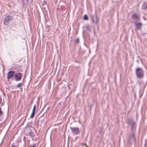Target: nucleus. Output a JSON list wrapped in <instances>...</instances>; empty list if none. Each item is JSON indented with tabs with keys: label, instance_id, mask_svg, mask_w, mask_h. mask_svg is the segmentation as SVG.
<instances>
[{
	"label": "nucleus",
	"instance_id": "aec40b11",
	"mask_svg": "<svg viewBox=\"0 0 147 147\" xmlns=\"http://www.w3.org/2000/svg\"><path fill=\"white\" fill-rule=\"evenodd\" d=\"M86 28H87V29L88 30H90V27H89V26H86Z\"/></svg>",
	"mask_w": 147,
	"mask_h": 147
},
{
	"label": "nucleus",
	"instance_id": "6ab92c4d",
	"mask_svg": "<svg viewBox=\"0 0 147 147\" xmlns=\"http://www.w3.org/2000/svg\"><path fill=\"white\" fill-rule=\"evenodd\" d=\"M32 147H36V144H32Z\"/></svg>",
	"mask_w": 147,
	"mask_h": 147
},
{
	"label": "nucleus",
	"instance_id": "9d476101",
	"mask_svg": "<svg viewBox=\"0 0 147 147\" xmlns=\"http://www.w3.org/2000/svg\"><path fill=\"white\" fill-rule=\"evenodd\" d=\"M142 8L144 9L147 8V2H145L142 5Z\"/></svg>",
	"mask_w": 147,
	"mask_h": 147
},
{
	"label": "nucleus",
	"instance_id": "4be33fe9",
	"mask_svg": "<svg viewBox=\"0 0 147 147\" xmlns=\"http://www.w3.org/2000/svg\"><path fill=\"white\" fill-rule=\"evenodd\" d=\"M43 4H46L47 3H46V1H43Z\"/></svg>",
	"mask_w": 147,
	"mask_h": 147
},
{
	"label": "nucleus",
	"instance_id": "f3484780",
	"mask_svg": "<svg viewBox=\"0 0 147 147\" xmlns=\"http://www.w3.org/2000/svg\"><path fill=\"white\" fill-rule=\"evenodd\" d=\"M79 39L78 38H77L76 40V42L77 43H79Z\"/></svg>",
	"mask_w": 147,
	"mask_h": 147
},
{
	"label": "nucleus",
	"instance_id": "423d86ee",
	"mask_svg": "<svg viewBox=\"0 0 147 147\" xmlns=\"http://www.w3.org/2000/svg\"><path fill=\"white\" fill-rule=\"evenodd\" d=\"M14 78L16 81H20L22 78V74L20 73L16 74L14 76Z\"/></svg>",
	"mask_w": 147,
	"mask_h": 147
},
{
	"label": "nucleus",
	"instance_id": "412c9836",
	"mask_svg": "<svg viewBox=\"0 0 147 147\" xmlns=\"http://www.w3.org/2000/svg\"><path fill=\"white\" fill-rule=\"evenodd\" d=\"M11 147H17V146H15L13 145V144H12L11 146Z\"/></svg>",
	"mask_w": 147,
	"mask_h": 147
},
{
	"label": "nucleus",
	"instance_id": "5701e85b",
	"mask_svg": "<svg viewBox=\"0 0 147 147\" xmlns=\"http://www.w3.org/2000/svg\"><path fill=\"white\" fill-rule=\"evenodd\" d=\"M27 2H28L29 0H26Z\"/></svg>",
	"mask_w": 147,
	"mask_h": 147
},
{
	"label": "nucleus",
	"instance_id": "7ed1b4c3",
	"mask_svg": "<svg viewBox=\"0 0 147 147\" xmlns=\"http://www.w3.org/2000/svg\"><path fill=\"white\" fill-rule=\"evenodd\" d=\"M70 128L72 133L74 135H77L80 134V131L78 128L70 127Z\"/></svg>",
	"mask_w": 147,
	"mask_h": 147
},
{
	"label": "nucleus",
	"instance_id": "2eb2a0df",
	"mask_svg": "<svg viewBox=\"0 0 147 147\" xmlns=\"http://www.w3.org/2000/svg\"><path fill=\"white\" fill-rule=\"evenodd\" d=\"M3 114V112L1 110V108H0V117Z\"/></svg>",
	"mask_w": 147,
	"mask_h": 147
},
{
	"label": "nucleus",
	"instance_id": "20e7f679",
	"mask_svg": "<svg viewBox=\"0 0 147 147\" xmlns=\"http://www.w3.org/2000/svg\"><path fill=\"white\" fill-rule=\"evenodd\" d=\"M12 19L13 18L12 17L9 16H6L4 20L3 24H4L6 25L8 24L10 21L12 20Z\"/></svg>",
	"mask_w": 147,
	"mask_h": 147
},
{
	"label": "nucleus",
	"instance_id": "1a4fd4ad",
	"mask_svg": "<svg viewBox=\"0 0 147 147\" xmlns=\"http://www.w3.org/2000/svg\"><path fill=\"white\" fill-rule=\"evenodd\" d=\"M93 22L95 24L98 23L97 17L96 14L92 17Z\"/></svg>",
	"mask_w": 147,
	"mask_h": 147
},
{
	"label": "nucleus",
	"instance_id": "f257e3e1",
	"mask_svg": "<svg viewBox=\"0 0 147 147\" xmlns=\"http://www.w3.org/2000/svg\"><path fill=\"white\" fill-rule=\"evenodd\" d=\"M128 125L130 124L131 130L133 131H135L136 129V122L133 121L132 119H129L127 122Z\"/></svg>",
	"mask_w": 147,
	"mask_h": 147
},
{
	"label": "nucleus",
	"instance_id": "0eeeda50",
	"mask_svg": "<svg viewBox=\"0 0 147 147\" xmlns=\"http://www.w3.org/2000/svg\"><path fill=\"white\" fill-rule=\"evenodd\" d=\"M15 74V72L14 71H9L7 74V79L9 80Z\"/></svg>",
	"mask_w": 147,
	"mask_h": 147
},
{
	"label": "nucleus",
	"instance_id": "9b49d317",
	"mask_svg": "<svg viewBox=\"0 0 147 147\" xmlns=\"http://www.w3.org/2000/svg\"><path fill=\"white\" fill-rule=\"evenodd\" d=\"M28 134L31 137H33L34 136V133L32 132L31 131H30L29 133Z\"/></svg>",
	"mask_w": 147,
	"mask_h": 147
},
{
	"label": "nucleus",
	"instance_id": "4468645a",
	"mask_svg": "<svg viewBox=\"0 0 147 147\" xmlns=\"http://www.w3.org/2000/svg\"><path fill=\"white\" fill-rule=\"evenodd\" d=\"M22 84L21 83H19L17 85V86L18 87H20L22 86Z\"/></svg>",
	"mask_w": 147,
	"mask_h": 147
},
{
	"label": "nucleus",
	"instance_id": "ddd939ff",
	"mask_svg": "<svg viewBox=\"0 0 147 147\" xmlns=\"http://www.w3.org/2000/svg\"><path fill=\"white\" fill-rule=\"evenodd\" d=\"M84 20H88V16L86 15H85L84 17Z\"/></svg>",
	"mask_w": 147,
	"mask_h": 147
},
{
	"label": "nucleus",
	"instance_id": "6e6552de",
	"mask_svg": "<svg viewBox=\"0 0 147 147\" xmlns=\"http://www.w3.org/2000/svg\"><path fill=\"white\" fill-rule=\"evenodd\" d=\"M131 17L133 19L137 20H140V16L137 14H134Z\"/></svg>",
	"mask_w": 147,
	"mask_h": 147
},
{
	"label": "nucleus",
	"instance_id": "f03ea898",
	"mask_svg": "<svg viewBox=\"0 0 147 147\" xmlns=\"http://www.w3.org/2000/svg\"><path fill=\"white\" fill-rule=\"evenodd\" d=\"M136 74L137 77L139 78H142L144 75V72L141 68H137L136 69Z\"/></svg>",
	"mask_w": 147,
	"mask_h": 147
},
{
	"label": "nucleus",
	"instance_id": "a211bd4d",
	"mask_svg": "<svg viewBox=\"0 0 147 147\" xmlns=\"http://www.w3.org/2000/svg\"><path fill=\"white\" fill-rule=\"evenodd\" d=\"M36 107V105H34V106L32 110L35 111Z\"/></svg>",
	"mask_w": 147,
	"mask_h": 147
},
{
	"label": "nucleus",
	"instance_id": "39448f33",
	"mask_svg": "<svg viewBox=\"0 0 147 147\" xmlns=\"http://www.w3.org/2000/svg\"><path fill=\"white\" fill-rule=\"evenodd\" d=\"M135 26V30H140L142 28V24L141 22H134Z\"/></svg>",
	"mask_w": 147,
	"mask_h": 147
},
{
	"label": "nucleus",
	"instance_id": "dca6fc26",
	"mask_svg": "<svg viewBox=\"0 0 147 147\" xmlns=\"http://www.w3.org/2000/svg\"><path fill=\"white\" fill-rule=\"evenodd\" d=\"M134 133H132V135L131 136V138H133V139L134 138Z\"/></svg>",
	"mask_w": 147,
	"mask_h": 147
},
{
	"label": "nucleus",
	"instance_id": "f8f14e48",
	"mask_svg": "<svg viewBox=\"0 0 147 147\" xmlns=\"http://www.w3.org/2000/svg\"><path fill=\"white\" fill-rule=\"evenodd\" d=\"M35 111L32 110V114L30 115V117L31 118H33L34 116Z\"/></svg>",
	"mask_w": 147,
	"mask_h": 147
}]
</instances>
